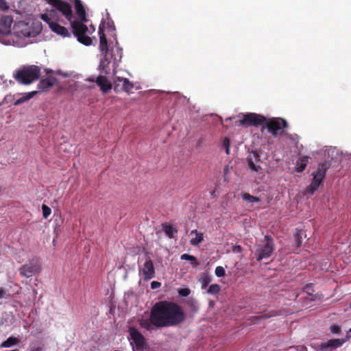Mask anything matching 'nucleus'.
<instances>
[{
  "instance_id": "obj_1",
  "label": "nucleus",
  "mask_w": 351,
  "mask_h": 351,
  "mask_svg": "<svg viewBox=\"0 0 351 351\" xmlns=\"http://www.w3.org/2000/svg\"><path fill=\"white\" fill-rule=\"evenodd\" d=\"M152 318L161 328L176 326L183 323L186 314L183 308L171 301H159L152 307Z\"/></svg>"
},
{
  "instance_id": "obj_2",
  "label": "nucleus",
  "mask_w": 351,
  "mask_h": 351,
  "mask_svg": "<svg viewBox=\"0 0 351 351\" xmlns=\"http://www.w3.org/2000/svg\"><path fill=\"white\" fill-rule=\"evenodd\" d=\"M99 49L103 56V58L100 60L99 69L108 74L109 73L108 68L111 62H112V66L115 69L121 62L123 55L122 49L119 46L118 42H116L114 46L109 47L104 31L101 26L99 28Z\"/></svg>"
},
{
  "instance_id": "obj_3",
  "label": "nucleus",
  "mask_w": 351,
  "mask_h": 351,
  "mask_svg": "<svg viewBox=\"0 0 351 351\" xmlns=\"http://www.w3.org/2000/svg\"><path fill=\"white\" fill-rule=\"evenodd\" d=\"M40 67L36 65L24 66L14 73L13 77L19 84L28 85L39 79Z\"/></svg>"
},
{
  "instance_id": "obj_4",
  "label": "nucleus",
  "mask_w": 351,
  "mask_h": 351,
  "mask_svg": "<svg viewBox=\"0 0 351 351\" xmlns=\"http://www.w3.org/2000/svg\"><path fill=\"white\" fill-rule=\"evenodd\" d=\"M70 22L73 34L77 38V40L84 45H90L92 40L88 34H91L92 32L95 31L94 27H92L90 29L88 28V27L84 24V23H86L87 21L71 20Z\"/></svg>"
},
{
  "instance_id": "obj_5",
  "label": "nucleus",
  "mask_w": 351,
  "mask_h": 351,
  "mask_svg": "<svg viewBox=\"0 0 351 351\" xmlns=\"http://www.w3.org/2000/svg\"><path fill=\"white\" fill-rule=\"evenodd\" d=\"M274 250V241L269 235L265 236L264 240L258 245L256 252V258L258 261L270 257Z\"/></svg>"
},
{
  "instance_id": "obj_6",
  "label": "nucleus",
  "mask_w": 351,
  "mask_h": 351,
  "mask_svg": "<svg viewBox=\"0 0 351 351\" xmlns=\"http://www.w3.org/2000/svg\"><path fill=\"white\" fill-rule=\"evenodd\" d=\"M243 119L235 121V125L237 126L258 127L263 125L266 121V117L263 115L258 114L256 113L249 112L243 114Z\"/></svg>"
},
{
  "instance_id": "obj_7",
  "label": "nucleus",
  "mask_w": 351,
  "mask_h": 351,
  "mask_svg": "<svg viewBox=\"0 0 351 351\" xmlns=\"http://www.w3.org/2000/svg\"><path fill=\"white\" fill-rule=\"evenodd\" d=\"M264 123H265V125L263 126L262 130L267 128L268 132L274 137L277 136L278 130L288 126L287 122L280 118H272L268 120L266 119Z\"/></svg>"
},
{
  "instance_id": "obj_8",
  "label": "nucleus",
  "mask_w": 351,
  "mask_h": 351,
  "mask_svg": "<svg viewBox=\"0 0 351 351\" xmlns=\"http://www.w3.org/2000/svg\"><path fill=\"white\" fill-rule=\"evenodd\" d=\"M48 3L60 11L65 18L71 21L73 18L71 5L62 0H48Z\"/></svg>"
},
{
  "instance_id": "obj_9",
  "label": "nucleus",
  "mask_w": 351,
  "mask_h": 351,
  "mask_svg": "<svg viewBox=\"0 0 351 351\" xmlns=\"http://www.w3.org/2000/svg\"><path fill=\"white\" fill-rule=\"evenodd\" d=\"M134 84L128 78L116 76L114 78V90L115 92H126L130 93Z\"/></svg>"
},
{
  "instance_id": "obj_10",
  "label": "nucleus",
  "mask_w": 351,
  "mask_h": 351,
  "mask_svg": "<svg viewBox=\"0 0 351 351\" xmlns=\"http://www.w3.org/2000/svg\"><path fill=\"white\" fill-rule=\"evenodd\" d=\"M40 270V265L38 263L34 261H29L19 268L20 275L25 278H30L33 276L34 275L38 274Z\"/></svg>"
},
{
  "instance_id": "obj_11",
  "label": "nucleus",
  "mask_w": 351,
  "mask_h": 351,
  "mask_svg": "<svg viewBox=\"0 0 351 351\" xmlns=\"http://www.w3.org/2000/svg\"><path fill=\"white\" fill-rule=\"evenodd\" d=\"M261 150H255L249 153L247 157V162L248 167L255 172H258L261 169L260 163L261 162L260 158Z\"/></svg>"
},
{
  "instance_id": "obj_12",
  "label": "nucleus",
  "mask_w": 351,
  "mask_h": 351,
  "mask_svg": "<svg viewBox=\"0 0 351 351\" xmlns=\"http://www.w3.org/2000/svg\"><path fill=\"white\" fill-rule=\"evenodd\" d=\"M131 339L135 343L138 350H143L146 346V341L143 335L135 328L132 327L129 329Z\"/></svg>"
},
{
  "instance_id": "obj_13",
  "label": "nucleus",
  "mask_w": 351,
  "mask_h": 351,
  "mask_svg": "<svg viewBox=\"0 0 351 351\" xmlns=\"http://www.w3.org/2000/svg\"><path fill=\"white\" fill-rule=\"evenodd\" d=\"M143 278L145 280H149L155 277V268L153 261L148 257L143 264V267L140 269Z\"/></svg>"
},
{
  "instance_id": "obj_14",
  "label": "nucleus",
  "mask_w": 351,
  "mask_h": 351,
  "mask_svg": "<svg viewBox=\"0 0 351 351\" xmlns=\"http://www.w3.org/2000/svg\"><path fill=\"white\" fill-rule=\"evenodd\" d=\"M12 18L10 16H5L0 19V33L9 34L11 32Z\"/></svg>"
},
{
  "instance_id": "obj_15",
  "label": "nucleus",
  "mask_w": 351,
  "mask_h": 351,
  "mask_svg": "<svg viewBox=\"0 0 351 351\" xmlns=\"http://www.w3.org/2000/svg\"><path fill=\"white\" fill-rule=\"evenodd\" d=\"M95 82L99 86L103 93H108L112 88L111 82L104 75H99L96 78Z\"/></svg>"
},
{
  "instance_id": "obj_16",
  "label": "nucleus",
  "mask_w": 351,
  "mask_h": 351,
  "mask_svg": "<svg viewBox=\"0 0 351 351\" xmlns=\"http://www.w3.org/2000/svg\"><path fill=\"white\" fill-rule=\"evenodd\" d=\"M346 340L343 339H330L327 342L322 343L320 344V348L322 350H328L329 348H339L341 347L344 343Z\"/></svg>"
},
{
  "instance_id": "obj_17",
  "label": "nucleus",
  "mask_w": 351,
  "mask_h": 351,
  "mask_svg": "<svg viewBox=\"0 0 351 351\" xmlns=\"http://www.w3.org/2000/svg\"><path fill=\"white\" fill-rule=\"evenodd\" d=\"M57 82V79L54 77L49 76L39 82L38 88L40 90H47Z\"/></svg>"
},
{
  "instance_id": "obj_18",
  "label": "nucleus",
  "mask_w": 351,
  "mask_h": 351,
  "mask_svg": "<svg viewBox=\"0 0 351 351\" xmlns=\"http://www.w3.org/2000/svg\"><path fill=\"white\" fill-rule=\"evenodd\" d=\"M75 8L79 21H88L86 10L80 0H74Z\"/></svg>"
},
{
  "instance_id": "obj_19",
  "label": "nucleus",
  "mask_w": 351,
  "mask_h": 351,
  "mask_svg": "<svg viewBox=\"0 0 351 351\" xmlns=\"http://www.w3.org/2000/svg\"><path fill=\"white\" fill-rule=\"evenodd\" d=\"M139 324H140L141 327H142L149 331L153 330V326H155L156 328H161V327L160 326H158L155 323V321L152 318V311H150L149 318L140 319Z\"/></svg>"
},
{
  "instance_id": "obj_20",
  "label": "nucleus",
  "mask_w": 351,
  "mask_h": 351,
  "mask_svg": "<svg viewBox=\"0 0 351 351\" xmlns=\"http://www.w3.org/2000/svg\"><path fill=\"white\" fill-rule=\"evenodd\" d=\"M49 27L53 32L58 35H60L63 37L70 36V33L69 32L68 29L66 27L59 25L56 22L50 23Z\"/></svg>"
},
{
  "instance_id": "obj_21",
  "label": "nucleus",
  "mask_w": 351,
  "mask_h": 351,
  "mask_svg": "<svg viewBox=\"0 0 351 351\" xmlns=\"http://www.w3.org/2000/svg\"><path fill=\"white\" fill-rule=\"evenodd\" d=\"M313 178L310 186H308L307 191L310 194H313L314 192L317 190L319 185L322 184L324 178L313 173Z\"/></svg>"
},
{
  "instance_id": "obj_22",
  "label": "nucleus",
  "mask_w": 351,
  "mask_h": 351,
  "mask_svg": "<svg viewBox=\"0 0 351 351\" xmlns=\"http://www.w3.org/2000/svg\"><path fill=\"white\" fill-rule=\"evenodd\" d=\"M330 167V162L329 161H324L318 165L317 169L314 173L319 175L322 178H325L326 171Z\"/></svg>"
},
{
  "instance_id": "obj_23",
  "label": "nucleus",
  "mask_w": 351,
  "mask_h": 351,
  "mask_svg": "<svg viewBox=\"0 0 351 351\" xmlns=\"http://www.w3.org/2000/svg\"><path fill=\"white\" fill-rule=\"evenodd\" d=\"M162 230L164 231L165 235L169 239H174L176 234L178 233V230L176 228L169 224H163Z\"/></svg>"
},
{
  "instance_id": "obj_24",
  "label": "nucleus",
  "mask_w": 351,
  "mask_h": 351,
  "mask_svg": "<svg viewBox=\"0 0 351 351\" xmlns=\"http://www.w3.org/2000/svg\"><path fill=\"white\" fill-rule=\"evenodd\" d=\"M37 91H32V92H29V93H24L22 95V96L17 99L16 101H14L13 102V104L14 106H18V105H20L23 103H24L25 101H27L28 100H29L30 99H32V97H34V95H36L37 94Z\"/></svg>"
},
{
  "instance_id": "obj_25",
  "label": "nucleus",
  "mask_w": 351,
  "mask_h": 351,
  "mask_svg": "<svg viewBox=\"0 0 351 351\" xmlns=\"http://www.w3.org/2000/svg\"><path fill=\"white\" fill-rule=\"evenodd\" d=\"M308 162V156H303L299 158L295 164V170L297 172L303 171L307 166Z\"/></svg>"
},
{
  "instance_id": "obj_26",
  "label": "nucleus",
  "mask_w": 351,
  "mask_h": 351,
  "mask_svg": "<svg viewBox=\"0 0 351 351\" xmlns=\"http://www.w3.org/2000/svg\"><path fill=\"white\" fill-rule=\"evenodd\" d=\"M195 234V237L190 240L191 245L193 246L198 245L204 240L203 233L198 232L197 230H193L191 232V234Z\"/></svg>"
},
{
  "instance_id": "obj_27",
  "label": "nucleus",
  "mask_w": 351,
  "mask_h": 351,
  "mask_svg": "<svg viewBox=\"0 0 351 351\" xmlns=\"http://www.w3.org/2000/svg\"><path fill=\"white\" fill-rule=\"evenodd\" d=\"M181 260L189 261L191 262V265L193 267L195 268L200 265V262L197 259V258L193 255L183 254L180 256Z\"/></svg>"
},
{
  "instance_id": "obj_28",
  "label": "nucleus",
  "mask_w": 351,
  "mask_h": 351,
  "mask_svg": "<svg viewBox=\"0 0 351 351\" xmlns=\"http://www.w3.org/2000/svg\"><path fill=\"white\" fill-rule=\"evenodd\" d=\"M20 341L19 339L14 337H10L0 345V348H10L16 345Z\"/></svg>"
},
{
  "instance_id": "obj_29",
  "label": "nucleus",
  "mask_w": 351,
  "mask_h": 351,
  "mask_svg": "<svg viewBox=\"0 0 351 351\" xmlns=\"http://www.w3.org/2000/svg\"><path fill=\"white\" fill-rule=\"evenodd\" d=\"M242 198L245 201H248L250 202H259L261 201L259 197L251 195L250 193H244L242 196Z\"/></svg>"
},
{
  "instance_id": "obj_30",
  "label": "nucleus",
  "mask_w": 351,
  "mask_h": 351,
  "mask_svg": "<svg viewBox=\"0 0 351 351\" xmlns=\"http://www.w3.org/2000/svg\"><path fill=\"white\" fill-rule=\"evenodd\" d=\"M302 232L301 230H297L296 232L294 234V239L296 243V247H299L302 245Z\"/></svg>"
},
{
  "instance_id": "obj_31",
  "label": "nucleus",
  "mask_w": 351,
  "mask_h": 351,
  "mask_svg": "<svg viewBox=\"0 0 351 351\" xmlns=\"http://www.w3.org/2000/svg\"><path fill=\"white\" fill-rule=\"evenodd\" d=\"M220 289H221V287L219 285L213 284L208 289L207 293L212 294V295H216L220 291Z\"/></svg>"
},
{
  "instance_id": "obj_32",
  "label": "nucleus",
  "mask_w": 351,
  "mask_h": 351,
  "mask_svg": "<svg viewBox=\"0 0 351 351\" xmlns=\"http://www.w3.org/2000/svg\"><path fill=\"white\" fill-rule=\"evenodd\" d=\"M43 216L45 219H47L51 213V208L46 204L42 205Z\"/></svg>"
},
{
  "instance_id": "obj_33",
  "label": "nucleus",
  "mask_w": 351,
  "mask_h": 351,
  "mask_svg": "<svg viewBox=\"0 0 351 351\" xmlns=\"http://www.w3.org/2000/svg\"><path fill=\"white\" fill-rule=\"evenodd\" d=\"M211 279L208 275H204L201 279L202 288H206L210 282Z\"/></svg>"
},
{
  "instance_id": "obj_34",
  "label": "nucleus",
  "mask_w": 351,
  "mask_h": 351,
  "mask_svg": "<svg viewBox=\"0 0 351 351\" xmlns=\"http://www.w3.org/2000/svg\"><path fill=\"white\" fill-rule=\"evenodd\" d=\"M222 146L226 149V153L227 154H230V139L228 137H225L222 142Z\"/></svg>"
},
{
  "instance_id": "obj_35",
  "label": "nucleus",
  "mask_w": 351,
  "mask_h": 351,
  "mask_svg": "<svg viewBox=\"0 0 351 351\" xmlns=\"http://www.w3.org/2000/svg\"><path fill=\"white\" fill-rule=\"evenodd\" d=\"M303 290L304 292H306L308 295L310 296H312V298L311 299V300H313V285L312 284H308L306 285L304 288H303Z\"/></svg>"
},
{
  "instance_id": "obj_36",
  "label": "nucleus",
  "mask_w": 351,
  "mask_h": 351,
  "mask_svg": "<svg viewBox=\"0 0 351 351\" xmlns=\"http://www.w3.org/2000/svg\"><path fill=\"white\" fill-rule=\"evenodd\" d=\"M23 29L21 30V34L25 37H31L34 35L32 34V32L29 30V28L27 25H23Z\"/></svg>"
},
{
  "instance_id": "obj_37",
  "label": "nucleus",
  "mask_w": 351,
  "mask_h": 351,
  "mask_svg": "<svg viewBox=\"0 0 351 351\" xmlns=\"http://www.w3.org/2000/svg\"><path fill=\"white\" fill-rule=\"evenodd\" d=\"M215 275L217 276V277H223L225 276L226 274V271H225V269L223 267L221 266H218L215 268Z\"/></svg>"
},
{
  "instance_id": "obj_38",
  "label": "nucleus",
  "mask_w": 351,
  "mask_h": 351,
  "mask_svg": "<svg viewBox=\"0 0 351 351\" xmlns=\"http://www.w3.org/2000/svg\"><path fill=\"white\" fill-rule=\"evenodd\" d=\"M330 330L332 334H339L341 332V326L337 324H332L330 327Z\"/></svg>"
},
{
  "instance_id": "obj_39",
  "label": "nucleus",
  "mask_w": 351,
  "mask_h": 351,
  "mask_svg": "<svg viewBox=\"0 0 351 351\" xmlns=\"http://www.w3.org/2000/svg\"><path fill=\"white\" fill-rule=\"evenodd\" d=\"M191 293V290L189 288L180 289L178 294L182 297H187Z\"/></svg>"
},
{
  "instance_id": "obj_40",
  "label": "nucleus",
  "mask_w": 351,
  "mask_h": 351,
  "mask_svg": "<svg viewBox=\"0 0 351 351\" xmlns=\"http://www.w3.org/2000/svg\"><path fill=\"white\" fill-rule=\"evenodd\" d=\"M41 19L46 22L49 25L50 23H54L47 14L41 15Z\"/></svg>"
},
{
  "instance_id": "obj_41",
  "label": "nucleus",
  "mask_w": 351,
  "mask_h": 351,
  "mask_svg": "<svg viewBox=\"0 0 351 351\" xmlns=\"http://www.w3.org/2000/svg\"><path fill=\"white\" fill-rule=\"evenodd\" d=\"M8 5L5 0H0V9L2 10H7L8 9Z\"/></svg>"
},
{
  "instance_id": "obj_42",
  "label": "nucleus",
  "mask_w": 351,
  "mask_h": 351,
  "mask_svg": "<svg viewBox=\"0 0 351 351\" xmlns=\"http://www.w3.org/2000/svg\"><path fill=\"white\" fill-rule=\"evenodd\" d=\"M161 286V283L158 281H153L151 282V288L152 289H156L159 288Z\"/></svg>"
},
{
  "instance_id": "obj_43",
  "label": "nucleus",
  "mask_w": 351,
  "mask_h": 351,
  "mask_svg": "<svg viewBox=\"0 0 351 351\" xmlns=\"http://www.w3.org/2000/svg\"><path fill=\"white\" fill-rule=\"evenodd\" d=\"M232 252L234 253H240L242 252V247L240 245H234L232 247Z\"/></svg>"
},
{
  "instance_id": "obj_44",
  "label": "nucleus",
  "mask_w": 351,
  "mask_h": 351,
  "mask_svg": "<svg viewBox=\"0 0 351 351\" xmlns=\"http://www.w3.org/2000/svg\"><path fill=\"white\" fill-rule=\"evenodd\" d=\"M7 297L6 291L3 288H0V299L6 298Z\"/></svg>"
},
{
  "instance_id": "obj_45",
  "label": "nucleus",
  "mask_w": 351,
  "mask_h": 351,
  "mask_svg": "<svg viewBox=\"0 0 351 351\" xmlns=\"http://www.w3.org/2000/svg\"><path fill=\"white\" fill-rule=\"evenodd\" d=\"M15 97V95H6L4 98V101H6V102H8V101H13V99L14 97Z\"/></svg>"
},
{
  "instance_id": "obj_46",
  "label": "nucleus",
  "mask_w": 351,
  "mask_h": 351,
  "mask_svg": "<svg viewBox=\"0 0 351 351\" xmlns=\"http://www.w3.org/2000/svg\"><path fill=\"white\" fill-rule=\"evenodd\" d=\"M87 81L94 82H95V79L93 77H89L87 79Z\"/></svg>"
},
{
  "instance_id": "obj_47",
  "label": "nucleus",
  "mask_w": 351,
  "mask_h": 351,
  "mask_svg": "<svg viewBox=\"0 0 351 351\" xmlns=\"http://www.w3.org/2000/svg\"><path fill=\"white\" fill-rule=\"evenodd\" d=\"M201 142H202V141H201V139H199V140L198 141V142H197V144H198V145H199V144L201 143Z\"/></svg>"
},
{
  "instance_id": "obj_48",
  "label": "nucleus",
  "mask_w": 351,
  "mask_h": 351,
  "mask_svg": "<svg viewBox=\"0 0 351 351\" xmlns=\"http://www.w3.org/2000/svg\"><path fill=\"white\" fill-rule=\"evenodd\" d=\"M3 321L1 320V321L0 322V326H2V325H3Z\"/></svg>"
},
{
  "instance_id": "obj_49",
  "label": "nucleus",
  "mask_w": 351,
  "mask_h": 351,
  "mask_svg": "<svg viewBox=\"0 0 351 351\" xmlns=\"http://www.w3.org/2000/svg\"><path fill=\"white\" fill-rule=\"evenodd\" d=\"M349 331H350V332H351V328H350Z\"/></svg>"
},
{
  "instance_id": "obj_50",
  "label": "nucleus",
  "mask_w": 351,
  "mask_h": 351,
  "mask_svg": "<svg viewBox=\"0 0 351 351\" xmlns=\"http://www.w3.org/2000/svg\"><path fill=\"white\" fill-rule=\"evenodd\" d=\"M31 351H36V350L34 349V350H32Z\"/></svg>"
},
{
  "instance_id": "obj_51",
  "label": "nucleus",
  "mask_w": 351,
  "mask_h": 351,
  "mask_svg": "<svg viewBox=\"0 0 351 351\" xmlns=\"http://www.w3.org/2000/svg\"><path fill=\"white\" fill-rule=\"evenodd\" d=\"M350 307L351 308V303H350Z\"/></svg>"
}]
</instances>
